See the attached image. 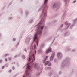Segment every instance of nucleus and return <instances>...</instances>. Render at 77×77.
<instances>
[{
	"instance_id": "29",
	"label": "nucleus",
	"mask_w": 77,
	"mask_h": 77,
	"mask_svg": "<svg viewBox=\"0 0 77 77\" xmlns=\"http://www.w3.org/2000/svg\"><path fill=\"white\" fill-rule=\"evenodd\" d=\"M72 52H75L76 51V50L75 49H73L72 51Z\"/></svg>"
},
{
	"instance_id": "19",
	"label": "nucleus",
	"mask_w": 77,
	"mask_h": 77,
	"mask_svg": "<svg viewBox=\"0 0 77 77\" xmlns=\"http://www.w3.org/2000/svg\"><path fill=\"white\" fill-rule=\"evenodd\" d=\"M29 23H33V19H32L29 20Z\"/></svg>"
},
{
	"instance_id": "40",
	"label": "nucleus",
	"mask_w": 77,
	"mask_h": 77,
	"mask_svg": "<svg viewBox=\"0 0 77 77\" xmlns=\"http://www.w3.org/2000/svg\"><path fill=\"white\" fill-rule=\"evenodd\" d=\"M47 69H51V67H48Z\"/></svg>"
},
{
	"instance_id": "17",
	"label": "nucleus",
	"mask_w": 77,
	"mask_h": 77,
	"mask_svg": "<svg viewBox=\"0 0 77 77\" xmlns=\"http://www.w3.org/2000/svg\"><path fill=\"white\" fill-rule=\"evenodd\" d=\"M48 63H49V61H48L45 62V63L44 64V65H45V66L46 65H48Z\"/></svg>"
},
{
	"instance_id": "4",
	"label": "nucleus",
	"mask_w": 77,
	"mask_h": 77,
	"mask_svg": "<svg viewBox=\"0 0 77 77\" xmlns=\"http://www.w3.org/2000/svg\"><path fill=\"white\" fill-rule=\"evenodd\" d=\"M61 5V3H59V4H58V5L56 3H54V4L52 6V8L53 9H55L57 8V9H56V11H57L59 8H60V6Z\"/></svg>"
},
{
	"instance_id": "52",
	"label": "nucleus",
	"mask_w": 77,
	"mask_h": 77,
	"mask_svg": "<svg viewBox=\"0 0 77 77\" xmlns=\"http://www.w3.org/2000/svg\"><path fill=\"white\" fill-rule=\"evenodd\" d=\"M2 34L1 33H0V37L2 36Z\"/></svg>"
},
{
	"instance_id": "49",
	"label": "nucleus",
	"mask_w": 77,
	"mask_h": 77,
	"mask_svg": "<svg viewBox=\"0 0 77 77\" xmlns=\"http://www.w3.org/2000/svg\"><path fill=\"white\" fill-rule=\"evenodd\" d=\"M5 62H7L8 61V59L7 58L5 59Z\"/></svg>"
},
{
	"instance_id": "20",
	"label": "nucleus",
	"mask_w": 77,
	"mask_h": 77,
	"mask_svg": "<svg viewBox=\"0 0 77 77\" xmlns=\"http://www.w3.org/2000/svg\"><path fill=\"white\" fill-rule=\"evenodd\" d=\"M20 56V54H19V55H16L14 57V59H16L17 57H18L19 56Z\"/></svg>"
},
{
	"instance_id": "57",
	"label": "nucleus",
	"mask_w": 77,
	"mask_h": 77,
	"mask_svg": "<svg viewBox=\"0 0 77 77\" xmlns=\"http://www.w3.org/2000/svg\"><path fill=\"white\" fill-rule=\"evenodd\" d=\"M3 45V43L1 44V45Z\"/></svg>"
},
{
	"instance_id": "39",
	"label": "nucleus",
	"mask_w": 77,
	"mask_h": 77,
	"mask_svg": "<svg viewBox=\"0 0 77 77\" xmlns=\"http://www.w3.org/2000/svg\"><path fill=\"white\" fill-rule=\"evenodd\" d=\"M63 24H61V25L60 26V27H61L62 28V27H63Z\"/></svg>"
},
{
	"instance_id": "41",
	"label": "nucleus",
	"mask_w": 77,
	"mask_h": 77,
	"mask_svg": "<svg viewBox=\"0 0 77 77\" xmlns=\"http://www.w3.org/2000/svg\"><path fill=\"white\" fill-rule=\"evenodd\" d=\"M3 62V60L0 59V63H2Z\"/></svg>"
},
{
	"instance_id": "18",
	"label": "nucleus",
	"mask_w": 77,
	"mask_h": 77,
	"mask_svg": "<svg viewBox=\"0 0 77 77\" xmlns=\"http://www.w3.org/2000/svg\"><path fill=\"white\" fill-rule=\"evenodd\" d=\"M29 11L26 10L25 12V14H26V16H27V15L29 14Z\"/></svg>"
},
{
	"instance_id": "50",
	"label": "nucleus",
	"mask_w": 77,
	"mask_h": 77,
	"mask_svg": "<svg viewBox=\"0 0 77 77\" xmlns=\"http://www.w3.org/2000/svg\"><path fill=\"white\" fill-rule=\"evenodd\" d=\"M47 58H48V56H46V57L45 58V59H47Z\"/></svg>"
},
{
	"instance_id": "12",
	"label": "nucleus",
	"mask_w": 77,
	"mask_h": 77,
	"mask_svg": "<svg viewBox=\"0 0 77 77\" xmlns=\"http://www.w3.org/2000/svg\"><path fill=\"white\" fill-rule=\"evenodd\" d=\"M64 29L60 27L59 28V30L60 32H63V31H64Z\"/></svg>"
},
{
	"instance_id": "60",
	"label": "nucleus",
	"mask_w": 77,
	"mask_h": 77,
	"mask_svg": "<svg viewBox=\"0 0 77 77\" xmlns=\"http://www.w3.org/2000/svg\"><path fill=\"white\" fill-rule=\"evenodd\" d=\"M14 64H15V62H14Z\"/></svg>"
},
{
	"instance_id": "6",
	"label": "nucleus",
	"mask_w": 77,
	"mask_h": 77,
	"mask_svg": "<svg viewBox=\"0 0 77 77\" xmlns=\"http://www.w3.org/2000/svg\"><path fill=\"white\" fill-rule=\"evenodd\" d=\"M63 56L62 55V54L61 53H59L57 54V57L59 59H61L62 58Z\"/></svg>"
},
{
	"instance_id": "14",
	"label": "nucleus",
	"mask_w": 77,
	"mask_h": 77,
	"mask_svg": "<svg viewBox=\"0 0 77 77\" xmlns=\"http://www.w3.org/2000/svg\"><path fill=\"white\" fill-rule=\"evenodd\" d=\"M19 44H20V42H18L15 45V48H18V45H19Z\"/></svg>"
},
{
	"instance_id": "38",
	"label": "nucleus",
	"mask_w": 77,
	"mask_h": 77,
	"mask_svg": "<svg viewBox=\"0 0 77 77\" xmlns=\"http://www.w3.org/2000/svg\"><path fill=\"white\" fill-rule=\"evenodd\" d=\"M60 35V34H58L57 35V37H55V38H58V37Z\"/></svg>"
},
{
	"instance_id": "23",
	"label": "nucleus",
	"mask_w": 77,
	"mask_h": 77,
	"mask_svg": "<svg viewBox=\"0 0 77 77\" xmlns=\"http://www.w3.org/2000/svg\"><path fill=\"white\" fill-rule=\"evenodd\" d=\"M9 54H5L4 55V57H6L7 56H9Z\"/></svg>"
},
{
	"instance_id": "10",
	"label": "nucleus",
	"mask_w": 77,
	"mask_h": 77,
	"mask_svg": "<svg viewBox=\"0 0 77 77\" xmlns=\"http://www.w3.org/2000/svg\"><path fill=\"white\" fill-rule=\"evenodd\" d=\"M37 66V64L36 63H35L34 64V68H36L37 70H39V67Z\"/></svg>"
},
{
	"instance_id": "26",
	"label": "nucleus",
	"mask_w": 77,
	"mask_h": 77,
	"mask_svg": "<svg viewBox=\"0 0 77 77\" xmlns=\"http://www.w3.org/2000/svg\"><path fill=\"white\" fill-rule=\"evenodd\" d=\"M46 60H47V59H44L43 61V63H44L45 62H46Z\"/></svg>"
},
{
	"instance_id": "9",
	"label": "nucleus",
	"mask_w": 77,
	"mask_h": 77,
	"mask_svg": "<svg viewBox=\"0 0 77 77\" xmlns=\"http://www.w3.org/2000/svg\"><path fill=\"white\" fill-rule=\"evenodd\" d=\"M77 18H76L75 19L73 20V23L72 24H74V25H75V24L76 23H77Z\"/></svg>"
},
{
	"instance_id": "22",
	"label": "nucleus",
	"mask_w": 77,
	"mask_h": 77,
	"mask_svg": "<svg viewBox=\"0 0 77 77\" xmlns=\"http://www.w3.org/2000/svg\"><path fill=\"white\" fill-rule=\"evenodd\" d=\"M62 74V71H59L58 72V75H61V74Z\"/></svg>"
},
{
	"instance_id": "54",
	"label": "nucleus",
	"mask_w": 77,
	"mask_h": 77,
	"mask_svg": "<svg viewBox=\"0 0 77 77\" xmlns=\"http://www.w3.org/2000/svg\"><path fill=\"white\" fill-rule=\"evenodd\" d=\"M23 13V11H21V13Z\"/></svg>"
},
{
	"instance_id": "8",
	"label": "nucleus",
	"mask_w": 77,
	"mask_h": 77,
	"mask_svg": "<svg viewBox=\"0 0 77 77\" xmlns=\"http://www.w3.org/2000/svg\"><path fill=\"white\" fill-rule=\"evenodd\" d=\"M53 73H54V72L53 71H50L48 74V75L49 77H51L53 75Z\"/></svg>"
},
{
	"instance_id": "16",
	"label": "nucleus",
	"mask_w": 77,
	"mask_h": 77,
	"mask_svg": "<svg viewBox=\"0 0 77 77\" xmlns=\"http://www.w3.org/2000/svg\"><path fill=\"white\" fill-rule=\"evenodd\" d=\"M44 44H41L40 45V48H44Z\"/></svg>"
},
{
	"instance_id": "1",
	"label": "nucleus",
	"mask_w": 77,
	"mask_h": 77,
	"mask_svg": "<svg viewBox=\"0 0 77 77\" xmlns=\"http://www.w3.org/2000/svg\"><path fill=\"white\" fill-rule=\"evenodd\" d=\"M70 58L67 57L62 62L61 65V67L63 68H64L66 67L67 65H70Z\"/></svg>"
},
{
	"instance_id": "25",
	"label": "nucleus",
	"mask_w": 77,
	"mask_h": 77,
	"mask_svg": "<svg viewBox=\"0 0 77 77\" xmlns=\"http://www.w3.org/2000/svg\"><path fill=\"white\" fill-rule=\"evenodd\" d=\"M22 59H24L26 58V57L25 56V55H22Z\"/></svg>"
},
{
	"instance_id": "56",
	"label": "nucleus",
	"mask_w": 77,
	"mask_h": 77,
	"mask_svg": "<svg viewBox=\"0 0 77 77\" xmlns=\"http://www.w3.org/2000/svg\"><path fill=\"white\" fill-rule=\"evenodd\" d=\"M11 64H12V65H13V64H14V63H11Z\"/></svg>"
},
{
	"instance_id": "7",
	"label": "nucleus",
	"mask_w": 77,
	"mask_h": 77,
	"mask_svg": "<svg viewBox=\"0 0 77 77\" xmlns=\"http://www.w3.org/2000/svg\"><path fill=\"white\" fill-rule=\"evenodd\" d=\"M70 35V32L68 31H66L64 34V35L65 37H67V36H69Z\"/></svg>"
},
{
	"instance_id": "55",
	"label": "nucleus",
	"mask_w": 77,
	"mask_h": 77,
	"mask_svg": "<svg viewBox=\"0 0 77 77\" xmlns=\"http://www.w3.org/2000/svg\"><path fill=\"white\" fill-rule=\"evenodd\" d=\"M20 0V2H22L23 0Z\"/></svg>"
},
{
	"instance_id": "28",
	"label": "nucleus",
	"mask_w": 77,
	"mask_h": 77,
	"mask_svg": "<svg viewBox=\"0 0 77 77\" xmlns=\"http://www.w3.org/2000/svg\"><path fill=\"white\" fill-rule=\"evenodd\" d=\"M53 77H59V75H54Z\"/></svg>"
},
{
	"instance_id": "32",
	"label": "nucleus",
	"mask_w": 77,
	"mask_h": 77,
	"mask_svg": "<svg viewBox=\"0 0 77 77\" xmlns=\"http://www.w3.org/2000/svg\"><path fill=\"white\" fill-rule=\"evenodd\" d=\"M25 30H23L22 32L21 33L22 34H24V33H25Z\"/></svg>"
},
{
	"instance_id": "3",
	"label": "nucleus",
	"mask_w": 77,
	"mask_h": 77,
	"mask_svg": "<svg viewBox=\"0 0 77 77\" xmlns=\"http://www.w3.org/2000/svg\"><path fill=\"white\" fill-rule=\"evenodd\" d=\"M33 38L32 35H29L27 37H26L25 40V43L27 45H29L30 44V41Z\"/></svg>"
},
{
	"instance_id": "27",
	"label": "nucleus",
	"mask_w": 77,
	"mask_h": 77,
	"mask_svg": "<svg viewBox=\"0 0 77 77\" xmlns=\"http://www.w3.org/2000/svg\"><path fill=\"white\" fill-rule=\"evenodd\" d=\"M24 50L26 53H27V49H26V48H25L24 49Z\"/></svg>"
},
{
	"instance_id": "35",
	"label": "nucleus",
	"mask_w": 77,
	"mask_h": 77,
	"mask_svg": "<svg viewBox=\"0 0 77 77\" xmlns=\"http://www.w3.org/2000/svg\"><path fill=\"white\" fill-rule=\"evenodd\" d=\"M51 63H49L48 64V66H51Z\"/></svg>"
},
{
	"instance_id": "37",
	"label": "nucleus",
	"mask_w": 77,
	"mask_h": 77,
	"mask_svg": "<svg viewBox=\"0 0 77 77\" xmlns=\"http://www.w3.org/2000/svg\"><path fill=\"white\" fill-rule=\"evenodd\" d=\"M6 6L5 5L2 8V10H3L6 8Z\"/></svg>"
},
{
	"instance_id": "21",
	"label": "nucleus",
	"mask_w": 77,
	"mask_h": 77,
	"mask_svg": "<svg viewBox=\"0 0 77 77\" xmlns=\"http://www.w3.org/2000/svg\"><path fill=\"white\" fill-rule=\"evenodd\" d=\"M12 57H8V60L9 61H11V60H12Z\"/></svg>"
},
{
	"instance_id": "2",
	"label": "nucleus",
	"mask_w": 77,
	"mask_h": 77,
	"mask_svg": "<svg viewBox=\"0 0 77 77\" xmlns=\"http://www.w3.org/2000/svg\"><path fill=\"white\" fill-rule=\"evenodd\" d=\"M51 47H49L48 49L46 51V54H48L49 53H50V52H52V54L51 55V57L50 58V61H53V58H54V57L55 56V52L54 51H51Z\"/></svg>"
},
{
	"instance_id": "33",
	"label": "nucleus",
	"mask_w": 77,
	"mask_h": 77,
	"mask_svg": "<svg viewBox=\"0 0 77 77\" xmlns=\"http://www.w3.org/2000/svg\"><path fill=\"white\" fill-rule=\"evenodd\" d=\"M42 51V50H41V49H40L38 51V52L39 53H41Z\"/></svg>"
},
{
	"instance_id": "62",
	"label": "nucleus",
	"mask_w": 77,
	"mask_h": 77,
	"mask_svg": "<svg viewBox=\"0 0 77 77\" xmlns=\"http://www.w3.org/2000/svg\"><path fill=\"white\" fill-rule=\"evenodd\" d=\"M1 15H2V14H0V16H1Z\"/></svg>"
},
{
	"instance_id": "31",
	"label": "nucleus",
	"mask_w": 77,
	"mask_h": 77,
	"mask_svg": "<svg viewBox=\"0 0 77 77\" xmlns=\"http://www.w3.org/2000/svg\"><path fill=\"white\" fill-rule=\"evenodd\" d=\"M12 17H9L8 18V20H11V19H12Z\"/></svg>"
},
{
	"instance_id": "11",
	"label": "nucleus",
	"mask_w": 77,
	"mask_h": 77,
	"mask_svg": "<svg viewBox=\"0 0 77 77\" xmlns=\"http://www.w3.org/2000/svg\"><path fill=\"white\" fill-rule=\"evenodd\" d=\"M75 26V25H74V24H73V23H72L70 26L69 29H70V30H72L73 27H74V26Z\"/></svg>"
},
{
	"instance_id": "53",
	"label": "nucleus",
	"mask_w": 77,
	"mask_h": 77,
	"mask_svg": "<svg viewBox=\"0 0 77 77\" xmlns=\"http://www.w3.org/2000/svg\"><path fill=\"white\" fill-rule=\"evenodd\" d=\"M54 40H53V41L52 42L51 44H53V42H54Z\"/></svg>"
},
{
	"instance_id": "15",
	"label": "nucleus",
	"mask_w": 77,
	"mask_h": 77,
	"mask_svg": "<svg viewBox=\"0 0 77 77\" xmlns=\"http://www.w3.org/2000/svg\"><path fill=\"white\" fill-rule=\"evenodd\" d=\"M57 21V20H54L52 21V23H53L54 24L55 23H56Z\"/></svg>"
},
{
	"instance_id": "5",
	"label": "nucleus",
	"mask_w": 77,
	"mask_h": 77,
	"mask_svg": "<svg viewBox=\"0 0 77 77\" xmlns=\"http://www.w3.org/2000/svg\"><path fill=\"white\" fill-rule=\"evenodd\" d=\"M65 24L66 26L64 29L65 30H66L68 29V28L69 27V26L71 25V23H68L67 21H66L65 22Z\"/></svg>"
},
{
	"instance_id": "13",
	"label": "nucleus",
	"mask_w": 77,
	"mask_h": 77,
	"mask_svg": "<svg viewBox=\"0 0 77 77\" xmlns=\"http://www.w3.org/2000/svg\"><path fill=\"white\" fill-rule=\"evenodd\" d=\"M63 1L65 3V6H66V5H67V3H68V2H69V0H63Z\"/></svg>"
},
{
	"instance_id": "64",
	"label": "nucleus",
	"mask_w": 77,
	"mask_h": 77,
	"mask_svg": "<svg viewBox=\"0 0 77 77\" xmlns=\"http://www.w3.org/2000/svg\"><path fill=\"white\" fill-rule=\"evenodd\" d=\"M64 77H66V76H64Z\"/></svg>"
},
{
	"instance_id": "48",
	"label": "nucleus",
	"mask_w": 77,
	"mask_h": 77,
	"mask_svg": "<svg viewBox=\"0 0 77 77\" xmlns=\"http://www.w3.org/2000/svg\"><path fill=\"white\" fill-rule=\"evenodd\" d=\"M12 69H13V70H15V67H14L13 66L12 67Z\"/></svg>"
},
{
	"instance_id": "30",
	"label": "nucleus",
	"mask_w": 77,
	"mask_h": 77,
	"mask_svg": "<svg viewBox=\"0 0 77 77\" xmlns=\"http://www.w3.org/2000/svg\"><path fill=\"white\" fill-rule=\"evenodd\" d=\"M12 4V1L8 5V6H11Z\"/></svg>"
},
{
	"instance_id": "24",
	"label": "nucleus",
	"mask_w": 77,
	"mask_h": 77,
	"mask_svg": "<svg viewBox=\"0 0 77 77\" xmlns=\"http://www.w3.org/2000/svg\"><path fill=\"white\" fill-rule=\"evenodd\" d=\"M66 11H65V12H64V13L63 14L62 17H65V14H66Z\"/></svg>"
},
{
	"instance_id": "63",
	"label": "nucleus",
	"mask_w": 77,
	"mask_h": 77,
	"mask_svg": "<svg viewBox=\"0 0 77 77\" xmlns=\"http://www.w3.org/2000/svg\"><path fill=\"white\" fill-rule=\"evenodd\" d=\"M54 40H55V39H54Z\"/></svg>"
},
{
	"instance_id": "43",
	"label": "nucleus",
	"mask_w": 77,
	"mask_h": 77,
	"mask_svg": "<svg viewBox=\"0 0 77 77\" xmlns=\"http://www.w3.org/2000/svg\"><path fill=\"white\" fill-rule=\"evenodd\" d=\"M67 50H70V48H69L68 47H67Z\"/></svg>"
},
{
	"instance_id": "61",
	"label": "nucleus",
	"mask_w": 77,
	"mask_h": 77,
	"mask_svg": "<svg viewBox=\"0 0 77 77\" xmlns=\"http://www.w3.org/2000/svg\"><path fill=\"white\" fill-rule=\"evenodd\" d=\"M20 9H21V10H23V9H22V8H20Z\"/></svg>"
},
{
	"instance_id": "47",
	"label": "nucleus",
	"mask_w": 77,
	"mask_h": 77,
	"mask_svg": "<svg viewBox=\"0 0 77 77\" xmlns=\"http://www.w3.org/2000/svg\"><path fill=\"white\" fill-rule=\"evenodd\" d=\"M4 68H5V66H3L2 68V69H3Z\"/></svg>"
},
{
	"instance_id": "42",
	"label": "nucleus",
	"mask_w": 77,
	"mask_h": 77,
	"mask_svg": "<svg viewBox=\"0 0 77 77\" xmlns=\"http://www.w3.org/2000/svg\"><path fill=\"white\" fill-rule=\"evenodd\" d=\"M11 72H12V70L11 69L10 70L8 71V72H9V73H11Z\"/></svg>"
},
{
	"instance_id": "34",
	"label": "nucleus",
	"mask_w": 77,
	"mask_h": 77,
	"mask_svg": "<svg viewBox=\"0 0 77 77\" xmlns=\"http://www.w3.org/2000/svg\"><path fill=\"white\" fill-rule=\"evenodd\" d=\"M41 72H42V70H40V72L38 73V75H39L40 74H41Z\"/></svg>"
},
{
	"instance_id": "45",
	"label": "nucleus",
	"mask_w": 77,
	"mask_h": 77,
	"mask_svg": "<svg viewBox=\"0 0 77 77\" xmlns=\"http://www.w3.org/2000/svg\"><path fill=\"white\" fill-rule=\"evenodd\" d=\"M16 41V39L15 38H14L13 39V41L14 42V41Z\"/></svg>"
},
{
	"instance_id": "59",
	"label": "nucleus",
	"mask_w": 77,
	"mask_h": 77,
	"mask_svg": "<svg viewBox=\"0 0 77 77\" xmlns=\"http://www.w3.org/2000/svg\"><path fill=\"white\" fill-rule=\"evenodd\" d=\"M44 35H45V33H44Z\"/></svg>"
},
{
	"instance_id": "51",
	"label": "nucleus",
	"mask_w": 77,
	"mask_h": 77,
	"mask_svg": "<svg viewBox=\"0 0 77 77\" xmlns=\"http://www.w3.org/2000/svg\"><path fill=\"white\" fill-rule=\"evenodd\" d=\"M73 71H74V69H72V73H73Z\"/></svg>"
},
{
	"instance_id": "58",
	"label": "nucleus",
	"mask_w": 77,
	"mask_h": 77,
	"mask_svg": "<svg viewBox=\"0 0 77 77\" xmlns=\"http://www.w3.org/2000/svg\"><path fill=\"white\" fill-rule=\"evenodd\" d=\"M26 65L23 67V68H25V67H26Z\"/></svg>"
},
{
	"instance_id": "44",
	"label": "nucleus",
	"mask_w": 77,
	"mask_h": 77,
	"mask_svg": "<svg viewBox=\"0 0 77 77\" xmlns=\"http://www.w3.org/2000/svg\"><path fill=\"white\" fill-rule=\"evenodd\" d=\"M57 61V59H54V62L55 63Z\"/></svg>"
},
{
	"instance_id": "36",
	"label": "nucleus",
	"mask_w": 77,
	"mask_h": 77,
	"mask_svg": "<svg viewBox=\"0 0 77 77\" xmlns=\"http://www.w3.org/2000/svg\"><path fill=\"white\" fill-rule=\"evenodd\" d=\"M18 75V74H17L16 75H15L13 77H17V75Z\"/></svg>"
},
{
	"instance_id": "46",
	"label": "nucleus",
	"mask_w": 77,
	"mask_h": 77,
	"mask_svg": "<svg viewBox=\"0 0 77 77\" xmlns=\"http://www.w3.org/2000/svg\"><path fill=\"white\" fill-rule=\"evenodd\" d=\"M76 0H74V1H73V3H76Z\"/></svg>"
}]
</instances>
